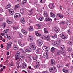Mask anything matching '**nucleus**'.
Returning <instances> with one entry per match:
<instances>
[{"instance_id":"49","label":"nucleus","mask_w":73,"mask_h":73,"mask_svg":"<svg viewBox=\"0 0 73 73\" xmlns=\"http://www.w3.org/2000/svg\"><path fill=\"white\" fill-rule=\"evenodd\" d=\"M17 16L18 17H20V16H21V15H20V14L19 13H17Z\"/></svg>"},{"instance_id":"59","label":"nucleus","mask_w":73,"mask_h":73,"mask_svg":"<svg viewBox=\"0 0 73 73\" xmlns=\"http://www.w3.org/2000/svg\"><path fill=\"white\" fill-rule=\"evenodd\" d=\"M24 18H21V20H20V21H24Z\"/></svg>"},{"instance_id":"24","label":"nucleus","mask_w":73,"mask_h":73,"mask_svg":"<svg viewBox=\"0 0 73 73\" xmlns=\"http://www.w3.org/2000/svg\"><path fill=\"white\" fill-rule=\"evenodd\" d=\"M51 51L52 52V53H54V51H55V48L52 47L51 48Z\"/></svg>"},{"instance_id":"40","label":"nucleus","mask_w":73,"mask_h":73,"mask_svg":"<svg viewBox=\"0 0 73 73\" xmlns=\"http://www.w3.org/2000/svg\"><path fill=\"white\" fill-rule=\"evenodd\" d=\"M40 2L42 3H45V0H40Z\"/></svg>"},{"instance_id":"26","label":"nucleus","mask_w":73,"mask_h":73,"mask_svg":"<svg viewBox=\"0 0 73 73\" xmlns=\"http://www.w3.org/2000/svg\"><path fill=\"white\" fill-rule=\"evenodd\" d=\"M20 7V5L19 4L16 5L15 7V9H17V8H19Z\"/></svg>"},{"instance_id":"53","label":"nucleus","mask_w":73,"mask_h":73,"mask_svg":"<svg viewBox=\"0 0 73 73\" xmlns=\"http://www.w3.org/2000/svg\"><path fill=\"white\" fill-rule=\"evenodd\" d=\"M67 32L68 33H71V31H70V30H68L67 31Z\"/></svg>"},{"instance_id":"1","label":"nucleus","mask_w":73,"mask_h":73,"mask_svg":"<svg viewBox=\"0 0 73 73\" xmlns=\"http://www.w3.org/2000/svg\"><path fill=\"white\" fill-rule=\"evenodd\" d=\"M49 70L50 72L52 73H54L57 72V69L54 66L50 68Z\"/></svg>"},{"instance_id":"37","label":"nucleus","mask_w":73,"mask_h":73,"mask_svg":"<svg viewBox=\"0 0 73 73\" xmlns=\"http://www.w3.org/2000/svg\"><path fill=\"white\" fill-rule=\"evenodd\" d=\"M60 23L61 24H65V21H61L60 22Z\"/></svg>"},{"instance_id":"39","label":"nucleus","mask_w":73,"mask_h":73,"mask_svg":"<svg viewBox=\"0 0 73 73\" xmlns=\"http://www.w3.org/2000/svg\"><path fill=\"white\" fill-rule=\"evenodd\" d=\"M8 32V29L5 30L3 31L4 34H7Z\"/></svg>"},{"instance_id":"48","label":"nucleus","mask_w":73,"mask_h":73,"mask_svg":"<svg viewBox=\"0 0 73 73\" xmlns=\"http://www.w3.org/2000/svg\"><path fill=\"white\" fill-rule=\"evenodd\" d=\"M62 52V51L60 50L58 51L57 53V54H59L60 53H61Z\"/></svg>"},{"instance_id":"31","label":"nucleus","mask_w":73,"mask_h":73,"mask_svg":"<svg viewBox=\"0 0 73 73\" xmlns=\"http://www.w3.org/2000/svg\"><path fill=\"white\" fill-rule=\"evenodd\" d=\"M11 5L10 4H8L7 6V7H6V9H8L9 8H11Z\"/></svg>"},{"instance_id":"2","label":"nucleus","mask_w":73,"mask_h":73,"mask_svg":"<svg viewBox=\"0 0 73 73\" xmlns=\"http://www.w3.org/2000/svg\"><path fill=\"white\" fill-rule=\"evenodd\" d=\"M20 53L19 51H17L15 55V59L17 61H19L20 60Z\"/></svg>"},{"instance_id":"51","label":"nucleus","mask_w":73,"mask_h":73,"mask_svg":"<svg viewBox=\"0 0 73 73\" xmlns=\"http://www.w3.org/2000/svg\"><path fill=\"white\" fill-rule=\"evenodd\" d=\"M14 66V65H13V64H12V63H11L9 65V67H11L12 66Z\"/></svg>"},{"instance_id":"63","label":"nucleus","mask_w":73,"mask_h":73,"mask_svg":"<svg viewBox=\"0 0 73 73\" xmlns=\"http://www.w3.org/2000/svg\"><path fill=\"white\" fill-rule=\"evenodd\" d=\"M30 38V40H33V38H32V37H30V38Z\"/></svg>"},{"instance_id":"29","label":"nucleus","mask_w":73,"mask_h":73,"mask_svg":"<svg viewBox=\"0 0 73 73\" xmlns=\"http://www.w3.org/2000/svg\"><path fill=\"white\" fill-rule=\"evenodd\" d=\"M52 38H57V34H55L54 35V36H52Z\"/></svg>"},{"instance_id":"54","label":"nucleus","mask_w":73,"mask_h":73,"mask_svg":"<svg viewBox=\"0 0 73 73\" xmlns=\"http://www.w3.org/2000/svg\"><path fill=\"white\" fill-rule=\"evenodd\" d=\"M12 38V37L11 36H8L7 38V40H10V39H11Z\"/></svg>"},{"instance_id":"28","label":"nucleus","mask_w":73,"mask_h":73,"mask_svg":"<svg viewBox=\"0 0 73 73\" xmlns=\"http://www.w3.org/2000/svg\"><path fill=\"white\" fill-rule=\"evenodd\" d=\"M29 30L30 31H33V29L32 27V26H30L29 27Z\"/></svg>"},{"instance_id":"52","label":"nucleus","mask_w":73,"mask_h":73,"mask_svg":"<svg viewBox=\"0 0 73 73\" xmlns=\"http://www.w3.org/2000/svg\"><path fill=\"white\" fill-rule=\"evenodd\" d=\"M68 43L70 45H72V43L70 41L68 42Z\"/></svg>"},{"instance_id":"55","label":"nucleus","mask_w":73,"mask_h":73,"mask_svg":"<svg viewBox=\"0 0 73 73\" xmlns=\"http://www.w3.org/2000/svg\"><path fill=\"white\" fill-rule=\"evenodd\" d=\"M39 49H37L36 51V52L37 53H39V52L40 51H39Z\"/></svg>"},{"instance_id":"12","label":"nucleus","mask_w":73,"mask_h":73,"mask_svg":"<svg viewBox=\"0 0 73 73\" xmlns=\"http://www.w3.org/2000/svg\"><path fill=\"white\" fill-rule=\"evenodd\" d=\"M56 63V60L54 59H52L51 61V64L52 65H54Z\"/></svg>"},{"instance_id":"22","label":"nucleus","mask_w":73,"mask_h":73,"mask_svg":"<svg viewBox=\"0 0 73 73\" xmlns=\"http://www.w3.org/2000/svg\"><path fill=\"white\" fill-rule=\"evenodd\" d=\"M21 31L23 34H24V35H26L27 34V32L24 29H22Z\"/></svg>"},{"instance_id":"57","label":"nucleus","mask_w":73,"mask_h":73,"mask_svg":"<svg viewBox=\"0 0 73 73\" xmlns=\"http://www.w3.org/2000/svg\"><path fill=\"white\" fill-rule=\"evenodd\" d=\"M21 22L22 24H24V23H25V21L24 20V21H21Z\"/></svg>"},{"instance_id":"8","label":"nucleus","mask_w":73,"mask_h":73,"mask_svg":"<svg viewBox=\"0 0 73 73\" xmlns=\"http://www.w3.org/2000/svg\"><path fill=\"white\" fill-rule=\"evenodd\" d=\"M60 36L62 38V39H64V40L67 38V36L65 35H63L62 34H60Z\"/></svg>"},{"instance_id":"43","label":"nucleus","mask_w":73,"mask_h":73,"mask_svg":"<svg viewBox=\"0 0 73 73\" xmlns=\"http://www.w3.org/2000/svg\"><path fill=\"white\" fill-rule=\"evenodd\" d=\"M18 43L19 44V45L21 46H23V45L21 44V41H18Z\"/></svg>"},{"instance_id":"32","label":"nucleus","mask_w":73,"mask_h":73,"mask_svg":"<svg viewBox=\"0 0 73 73\" xmlns=\"http://www.w3.org/2000/svg\"><path fill=\"white\" fill-rule=\"evenodd\" d=\"M61 41V39H60L59 38H58L57 40L56 41V42H58V44H60V42Z\"/></svg>"},{"instance_id":"35","label":"nucleus","mask_w":73,"mask_h":73,"mask_svg":"<svg viewBox=\"0 0 73 73\" xmlns=\"http://www.w3.org/2000/svg\"><path fill=\"white\" fill-rule=\"evenodd\" d=\"M61 53L63 55H65V54H66V52L65 50L62 51Z\"/></svg>"},{"instance_id":"11","label":"nucleus","mask_w":73,"mask_h":73,"mask_svg":"<svg viewBox=\"0 0 73 73\" xmlns=\"http://www.w3.org/2000/svg\"><path fill=\"white\" fill-rule=\"evenodd\" d=\"M53 32H56V33H58L60 31V29L58 28V27H56L54 30Z\"/></svg>"},{"instance_id":"17","label":"nucleus","mask_w":73,"mask_h":73,"mask_svg":"<svg viewBox=\"0 0 73 73\" xmlns=\"http://www.w3.org/2000/svg\"><path fill=\"white\" fill-rule=\"evenodd\" d=\"M35 33L36 35L37 36H38L39 37H40V36H42L41 34L38 33V32L37 31H36L35 32Z\"/></svg>"},{"instance_id":"19","label":"nucleus","mask_w":73,"mask_h":73,"mask_svg":"<svg viewBox=\"0 0 73 73\" xmlns=\"http://www.w3.org/2000/svg\"><path fill=\"white\" fill-rule=\"evenodd\" d=\"M40 66V62L39 61L37 62H36V68H38Z\"/></svg>"},{"instance_id":"46","label":"nucleus","mask_w":73,"mask_h":73,"mask_svg":"<svg viewBox=\"0 0 73 73\" xmlns=\"http://www.w3.org/2000/svg\"><path fill=\"white\" fill-rule=\"evenodd\" d=\"M61 48L62 49H65V47L64 46V45H62L61 46Z\"/></svg>"},{"instance_id":"23","label":"nucleus","mask_w":73,"mask_h":73,"mask_svg":"<svg viewBox=\"0 0 73 73\" xmlns=\"http://www.w3.org/2000/svg\"><path fill=\"white\" fill-rule=\"evenodd\" d=\"M72 50V48H71V47H69L68 48L67 51L68 52H69V53H71Z\"/></svg>"},{"instance_id":"27","label":"nucleus","mask_w":73,"mask_h":73,"mask_svg":"<svg viewBox=\"0 0 73 73\" xmlns=\"http://www.w3.org/2000/svg\"><path fill=\"white\" fill-rule=\"evenodd\" d=\"M27 3V1L26 0H24L22 2V4L23 5H24L25 3Z\"/></svg>"},{"instance_id":"18","label":"nucleus","mask_w":73,"mask_h":73,"mask_svg":"<svg viewBox=\"0 0 73 73\" xmlns=\"http://www.w3.org/2000/svg\"><path fill=\"white\" fill-rule=\"evenodd\" d=\"M57 15L58 16L60 17V18H61V19H62V18H63L64 16L61 14H60V13H58L57 14Z\"/></svg>"},{"instance_id":"62","label":"nucleus","mask_w":73,"mask_h":73,"mask_svg":"<svg viewBox=\"0 0 73 73\" xmlns=\"http://www.w3.org/2000/svg\"><path fill=\"white\" fill-rule=\"evenodd\" d=\"M6 21L7 23L9 24V23L10 21H9V20H6Z\"/></svg>"},{"instance_id":"45","label":"nucleus","mask_w":73,"mask_h":73,"mask_svg":"<svg viewBox=\"0 0 73 73\" xmlns=\"http://www.w3.org/2000/svg\"><path fill=\"white\" fill-rule=\"evenodd\" d=\"M38 20L40 21H42V20H44V18L43 17H41L40 18L38 19Z\"/></svg>"},{"instance_id":"58","label":"nucleus","mask_w":73,"mask_h":73,"mask_svg":"<svg viewBox=\"0 0 73 73\" xmlns=\"http://www.w3.org/2000/svg\"><path fill=\"white\" fill-rule=\"evenodd\" d=\"M57 68H58H58H60V67H61V66L60 65L58 64L57 65Z\"/></svg>"},{"instance_id":"16","label":"nucleus","mask_w":73,"mask_h":73,"mask_svg":"<svg viewBox=\"0 0 73 73\" xmlns=\"http://www.w3.org/2000/svg\"><path fill=\"white\" fill-rule=\"evenodd\" d=\"M13 49L14 50H17V49H18L17 46L15 44L13 47Z\"/></svg>"},{"instance_id":"13","label":"nucleus","mask_w":73,"mask_h":73,"mask_svg":"<svg viewBox=\"0 0 73 73\" xmlns=\"http://www.w3.org/2000/svg\"><path fill=\"white\" fill-rule=\"evenodd\" d=\"M44 38L46 39L47 41H49V40H50V36L49 35H46L44 36Z\"/></svg>"},{"instance_id":"15","label":"nucleus","mask_w":73,"mask_h":73,"mask_svg":"<svg viewBox=\"0 0 73 73\" xmlns=\"http://www.w3.org/2000/svg\"><path fill=\"white\" fill-rule=\"evenodd\" d=\"M53 45H55L56 46H58L60 44L59 43H58V42H53Z\"/></svg>"},{"instance_id":"42","label":"nucleus","mask_w":73,"mask_h":73,"mask_svg":"<svg viewBox=\"0 0 73 73\" xmlns=\"http://www.w3.org/2000/svg\"><path fill=\"white\" fill-rule=\"evenodd\" d=\"M63 72H64V73H68V70H66L65 69H63Z\"/></svg>"},{"instance_id":"61","label":"nucleus","mask_w":73,"mask_h":73,"mask_svg":"<svg viewBox=\"0 0 73 73\" xmlns=\"http://www.w3.org/2000/svg\"><path fill=\"white\" fill-rule=\"evenodd\" d=\"M8 35H5V37L7 38V39L8 38Z\"/></svg>"},{"instance_id":"44","label":"nucleus","mask_w":73,"mask_h":73,"mask_svg":"<svg viewBox=\"0 0 73 73\" xmlns=\"http://www.w3.org/2000/svg\"><path fill=\"white\" fill-rule=\"evenodd\" d=\"M14 18L15 19H16V18H18V17H17V14L15 13L14 15Z\"/></svg>"},{"instance_id":"6","label":"nucleus","mask_w":73,"mask_h":73,"mask_svg":"<svg viewBox=\"0 0 73 73\" xmlns=\"http://www.w3.org/2000/svg\"><path fill=\"white\" fill-rule=\"evenodd\" d=\"M27 66V64L25 63H23L21 64V68L22 69H24V68H25V67Z\"/></svg>"},{"instance_id":"34","label":"nucleus","mask_w":73,"mask_h":73,"mask_svg":"<svg viewBox=\"0 0 73 73\" xmlns=\"http://www.w3.org/2000/svg\"><path fill=\"white\" fill-rule=\"evenodd\" d=\"M43 49L44 50H46L47 49H48V47H46L45 46H44L43 47Z\"/></svg>"},{"instance_id":"21","label":"nucleus","mask_w":73,"mask_h":73,"mask_svg":"<svg viewBox=\"0 0 73 73\" xmlns=\"http://www.w3.org/2000/svg\"><path fill=\"white\" fill-rule=\"evenodd\" d=\"M50 14L52 17H55L56 16L55 14L52 13V12H50Z\"/></svg>"},{"instance_id":"64","label":"nucleus","mask_w":73,"mask_h":73,"mask_svg":"<svg viewBox=\"0 0 73 73\" xmlns=\"http://www.w3.org/2000/svg\"><path fill=\"white\" fill-rule=\"evenodd\" d=\"M33 59L34 60H37V58H33Z\"/></svg>"},{"instance_id":"60","label":"nucleus","mask_w":73,"mask_h":73,"mask_svg":"<svg viewBox=\"0 0 73 73\" xmlns=\"http://www.w3.org/2000/svg\"><path fill=\"white\" fill-rule=\"evenodd\" d=\"M0 39L1 40H3V37L1 35H0Z\"/></svg>"},{"instance_id":"36","label":"nucleus","mask_w":73,"mask_h":73,"mask_svg":"<svg viewBox=\"0 0 73 73\" xmlns=\"http://www.w3.org/2000/svg\"><path fill=\"white\" fill-rule=\"evenodd\" d=\"M44 31L45 33H47L48 32V31L46 30V29L45 28L44 29Z\"/></svg>"},{"instance_id":"38","label":"nucleus","mask_w":73,"mask_h":73,"mask_svg":"<svg viewBox=\"0 0 73 73\" xmlns=\"http://www.w3.org/2000/svg\"><path fill=\"white\" fill-rule=\"evenodd\" d=\"M2 26L3 27H6V23H3L2 24Z\"/></svg>"},{"instance_id":"3","label":"nucleus","mask_w":73,"mask_h":73,"mask_svg":"<svg viewBox=\"0 0 73 73\" xmlns=\"http://www.w3.org/2000/svg\"><path fill=\"white\" fill-rule=\"evenodd\" d=\"M25 52H27L28 53H29L32 51V49L31 48L29 47H26L25 48Z\"/></svg>"},{"instance_id":"4","label":"nucleus","mask_w":73,"mask_h":73,"mask_svg":"<svg viewBox=\"0 0 73 73\" xmlns=\"http://www.w3.org/2000/svg\"><path fill=\"white\" fill-rule=\"evenodd\" d=\"M8 11L9 12V13H10V14H11V15H13L15 14L14 10L11 8L9 9H8Z\"/></svg>"},{"instance_id":"9","label":"nucleus","mask_w":73,"mask_h":73,"mask_svg":"<svg viewBox=\"0 0 73 73\" xmlns=\"http://www.w3.org/2000/svg\"><path fill=\"white\" fill-rule=\"evenodd\" d=\"M43 15L46 17H49V14H48V13L46 11H44Z\"/></svg>"},{"instance_id":"14","label":"nucleus","mask_w":73,"mask_h":73,"mask_svg":"<svg viewBox=\"0 0 73 73\" xmlns=\"http://www.w3.org/2000/svg\"><path fill=\"white\" fill-rule=\"evenodd\" d=\"M46 21H52V19L50 18H49V17H47L45 19Z\"/></svg>"},{"instance_id":"56","label":"nucleus","mask_w":73,"mask_h":73,"mask_svg":"<svg viewBox=\"0 0 73 73\" xmlns=\"http://www.w3.org/2000/svg\"><path fill=\"white\" fill-rule=\"evenodd\" d=\"M19 36L20 38H22V37H23V35H22L21 33H20L19 35Z\"/></svg>"},{"instance_id":"33","label":"nucleus","mask_w":73,"mask_h":73,"mask_svg":"<svg viewBox=\"0 0 73 73\" xmlns=\"http://www.w3.org/2000/svg\"><path fill=\"white\" fill-rule=\"evenodd\" d=\"M29 12L30 14H29V16H31L32 14H33V12H32V10H30L29 11Z\"/></svg>"},{"instance_id":"47","label":"nucleus","mask_w":73,"mask_h":73,"mask_svg":"<svg viewBox=\"0 0 73 73\" xmlns=\"http://www.w3.org/2000/svg\"><path fill=\"white\" fill-rule=\"evenodd\" d=\"M67 25H69L70 24V22L67 21Z\"/></svg>"},{"instance_id":"41","label":"nucleus","mask_w":73,"mask_h":73,"mask_svg":"<svg viewBox=\"0 0 73 73\" xmlns=\"http://www.w3.org/2000/svg\"><path fill=\"white\" fill-rule=\"evenodd\" d=\"M36 25L38 27V28L39 29H40V28H41V26L39 24H36Z\"/></svg>"},{"instance_id":"25","label":"nucleus","mask_w":73,"mask_h":73,"mask_svg":"<svg viewBox=\"0 0 73 73\" xmlns=\"http://www.w3.org/2000/svg\"><path fill=\"white\" fill-rule=\"evenodd\" d=\"M44 57L45 58H48V55H46V54H43Z\"/></svg>"},{"instance_id":"5","label":"nucleus","mask_w":73,"mask_h":73,"mask_svg":"<svg viewBox=\"0 0 73 73\" xmlns=\"http://www.w3.org/2000/svg\"><path fill=\"white\" fill-rule=\"evenodd\" d=\"M43 41L41 40H38L37 41V44L38 46H41L42 45Z\"/></svg>"},{"instance_id":"30","label":"nucleus","mask_w":73,"mask_h":73,"mask_svg":"<svg viewBox=\"0 0 73 73\" xmlns=\"http://www.w3.org/2000/svg\"><path fill=\"white\" fill-rule=\"evenodd\" d=\"M32 47V49L33 50H35L36 49V46H35V45L33 46Z\"/></svg>"},{"instance_id":"20","label":"nucleus","mask_w":73,"mask_h":73,"mask_svg":"<svg viewBox=\"0 0 73 73\" xmlns=\"http://www.w3.org/2000/svg\"><path fill=\"white\" fill-rule=\"evenodd\" d=\"M24 8H21L20 10V12L22 14L24 13Z\"/></svg>"},{"instance_id":"50","label":"nucleus","mask_w":73,"mask_h":73,"mask_svg":"<svg viewBox=\"0 0 73 73\" xmlns=\"http://www.w3.org/2000/svg\"><path fill=\"white\" fill-rule=\"evenodd\" d=\"M21 51L22 53H25V52L24 51L23 49H21Z\"/></svg>"},{"instance_id":"7","label":"nucleus","mask_w":73,"mask_h":73,"mask_svg":"<svg viewBox=\"0 0 73 73\" xmlns=\"http://www.w3.org/2000/svg\"><path fill=\"white\" fill-rule=\"evenodd\" d=\"M49 7L50 9H53L54 7V4L53 3H51L49 5Z\"/></svg>"},{"instance_id":"10","label":"nucleus","mask_w":73,"mask_h":73,"mask_svg":"<svg viewBox=\"0 0 73 73\" xmlns=\"http://www.w3.org/2000/svg\"><path fill=\"white\" fill-rule=\"evenodd\" d=\"M12 44V43L9 42L7 44L8 46H7V50H8L9 48H11V45Z\"/></svg>"}]
</instances>
